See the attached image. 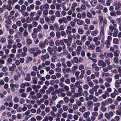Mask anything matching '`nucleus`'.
<instances>
[{
    "label": "nucleus",
    "instance_id": "1",
    "mask_svg": "<svg viewBox=\"0 0 121 121\" xmlns=\"http://www.w3.org/2000/svg\"><path fill=\"white\" fill-rule=\"evenodd\" d=\"M100 23L103 24V26H101L100 31V35L103 36L104 35V27L106 26L107 21L106 18H104L102 21V22H100Z\"/></svg>",
    "mask_w": 121,
    "mask_h": 121
},
{
    "label": "nucleus",
    "instance_id": "2",
    "mask_svg": "<svg viewBox=\"0 0 121 121\" xmlns=\"http://www.w3.org/2000/svg\"><path fill=\"white\" fill-rule=\"evenodd\" d=\"M29 51L30 53L33 55V57H34L37 56L38 54H40L41 53V50L38 49L36 52H35V49L33 48H30Z\"/></svg>",
    "mask_w": 121,
    "mask_h": 121
},
{
    "label": "nucleus",
    "instance_id": "3",
    "mask_svg": "<svg viewBox=\"0 0 121 121\" xmlns=\"http://www.w3.org/2000/svg\"><path fill=\"white\" fill-rule=\"evenodd\" d=\"M49 56L48 53H46L44 55L40 56V59L42 61H44L46 59H48L49 58Z\"/></svg>",
    "mask_w": 121,
    "mask_h": 121
},
{
    "label": "nucleus",
    "instance_id": "4",
    "mask_svg": "<svg viewBox=\"0 0 121 121\" xmlns=\"http://www.w3.org/2000/svg\"><path fill=\"white\" fill-rule=\"evenodd\" d=\"M48 42V40L46 39L45 40L44 42L40 41L39 44V46L41 48H43L45 47V43L47 42Z\"/></svg>",
    "mask_w": 121,
    "mask_h": 121
},
{
    "label": "nucleus",
    "instance_id": "5",
    "mask_svg": "<svg viewBox=\"0 0 121 121\" xmlns=\"http://www.w3.org/2000/svg\"><path fill=\"white\" fill-rule=\"evenodd\" d=\"M5 22L6 24H5V27L7 29H8L9 28V25L11 23V21L10 19L8 18L5 20Z\"/></svg>",
    "mask_w": 121,
    "mask_h": 121
},
{
    "label": "nucleus",
    "instance_id": "6",
    "mask_svg": "<svg viewBox=\"0 0 121 121\" xmlns=\"http://www.w3.org/2000/svg\"><path fill=\"white\" fill-rule=\"evenodd\" d=\"M98 65L100 66H101L103 67H104L106 66V63L103 62L102 60H100L99 61L98 63Z\"/></svg>",
    "mask_w": 121,
    "mask_h": 121
},
{
    "label": "nucleus",
    "instance_id": "7",
    "mask_svg": "<svg viewBox=\"0 0 121 121\" xmlns=\"http://www.w3.org/2000/svg\"><path fill=\"white\" fill-rule=\"evenodd\" d=\"M82 47L81 46H78L77 47V48L75 50V51L78 55H79L80 54V52L81 51Z\"/></svg>",
    "mask_w": 121,
    "mask_h": 121
},
{
    "label": "nucleus",
    "instance_id": "8",
    "mask_svg": "<svg viewBox=\"0 0 121 121\" xmlns=\"http://www.w3.org/2000/svg\"><path fill=\"white\" fill-rule=\"evenodd\" d=\"M90 114V112L89 111L84 112L83 114V116L85 118H87L89 117Z\"/></svg>",
    "mask_w": 121,
    "mask_h": 121
},
{
    "label": "nucleus",
    "instance_id": "9",
    "mask_svg": "<svg viewBox=\"0 0 121 121\" xmlns=\"http://www.w3.org/2000/svg\"><path fill=\"white\" fill-rule=\"evenodd\" d=\"M35 6L33 4H32L29 6H28L27 7V10L28 11L30 12L31 11V9L33 10L34 9Z\"/></svg>",
    "mask_w": 121,
    "mask_h": 121
},
{
    "label": "nucleus",
    "instance_id": "10",
    "mask_svg": "<svg viewBox=\"0 0 121 121\" xmlns=\"http://www.w3.org/2000/svg\"><path fill=\"white\" fill-rule=\"evenodd\" d=\"M98 32L99 31L97 29H95L91 32V35L93 36H95L98 34Z\"/></svg>",
    "mask_w": 121,
    "mask_h": 121
},
{
    "label": "nucleus",
    "instance_id": "11",
    "mask_svg": "<svg viewBox=\"0 0 121 121\" xmlns=\"http://www.w3.org/2000/svg\"><path fill=\"white\" fill-rule=\"evenodd\" d=\"M50 63V61L48 60H46L44 63H42V65L43 67H45L46 65H49Z\"/></svg>",
    "mask_w": 121,
    "mask_h": 121
},
{
    "label": "nucleus",
    "instance_id": "12",
    "mask_svg": "<svg viewBox=\"0 0 121 121\" xmlns=\"http://www.w3.org/2000/svg\"><path fill=\"white\" fill-rule=\"evenodd\" d=\"M86 110V107L84 106H82L80 107L79 109V111L80 112L83 113Z\"/></svg>",
    "mask_w": 121,
    "mask_h": 121
},
{
    "label": "nucleus",
    "instance_id": "13",
    "mask_svg": "<svg viewBox=\"0 0 121 121\" xmlns=\"http://www.w3.org/2000/svg\"><path fill=\"white\" fill-rule=\"evenodd\" d=\"M120 53V51L119 50H116L113 52V55L114 56L118 57Z\"/></svg>",
    "mask_w": 121,
    "mask_h": 121
},
{
    "label": "nucleus",
    "instance_id": "14",
    "mask_svg": "<svg viewBox=\"0 0 121 121\" xmlns=\"http://www.w3.org/2000/svg\"><path fill=\"white\" fill-rule=\"evenodd\" d=\"M70 88L71 92H75V90L76 87L75 85L74 84H71L70 85Z\"/></svg>",
    "mask_w": 121,
    "mask_h": 121
},
{
    "label": "nucleus",
    "instance_id": "15",
    "mask_svg": "<svg viewBox=\"0 0 121 121\" xmlns=\"http://www.w3.org/2000/svg\"><path fill=\"white\" fill-rule=\"evenodd\" d=\"M105 101L107 105L110 104H112L113 102L112 99L110 98L108 99L107 100H106Z\"/></svg>",
    "mask_w": 121,
    "mask_h": 121
},
{
    "label": "nucleus",
    "instance_id": "16",
    "mask_svg": "<svg viewBox=\"0 0 121 121\" xmlns=\"http://www.w3.org/2000/svg\"><path fill=\"white\" fill-rule=\"evenodd\" d=\"M90 3L91 5L94 7L97 4V1L96 0H92L91 1Z\"/></svg>",
    "mask_w": 121,
    "mask_h": 121
},
{
    "label": "nucleus",
    "instance_id": "17",
    "mask_svg": "<svg viewBox=\"0 0 121 121\" xmlns=\"http://www.w3.org/2000/svg\"><path fill=\"white\" fill-rule=\"evenodd\" d=\"M110 41H109L107 40L105 41V42H104V43L106 45V48H108L109 47L110 45Z\"/></svg>",
    "mask_w": 121,
    "mask_h": 121
},
{
    "label": "nucleus",
    "instance_id": "18",
    "mask_svg": "<svg viewBox=\"0 0 121 121\" xmlns=\"http://www.w3.org/2000/svg\"><path fill=\"white\" fill-rule=\"evenodd\" d=\"M83 4H81L80 5V8L82 10H85L86 9V5L84 3H82Z\"/></svg>",
    "mask_w": 121,
    "mask_h": 121
},
{
    "label": "nucleus",
    "instance_id": "19",
    "mask_svg": "<svg viewBox=\"0 0 121 121\" xmlns=\"http://www.w3.org/2000/svg\"><path fill=\"white\" fill-rule=\"evenodd\" d=\"M107 91H105L104 93L105 94H108V96H109V93H110L112 91V89L110 87H108L107 89Z\"/></svg>",
    "mask_w": 121,
    "mask_h": 121
},
{
    "label": "nucleus",
    "instance_id": "20",
    "mask_svg": "<svg viewBox=\"0 0 121 121\" xmlns=\"http://www.w3.org/2000/svg\"><path fill=\"white\" fill-rule=\"evenodd\" d=\"M101 75L103 77H108L110 76V74L108 73L103 72L102 73Z\"/></svg>",
    "mask_w": 121,
    "mask_h": 121
},
{
    "label": "nucleus",
    "instance_id": "21",
    "mask_svg": "<svg viewBox=\"0 0 121 121\" xmlns=\"http://www.w3.org/2000/svg\"><path fill=\"white\" fill-rule=\"evenodd\" d=\"M120 76L121 77V74L119 73L118 74H115L114 76V78L116 80L119 79Z\"/></svg>",
    "mask_w": 121,
    "mask_h": 121
},
{
    "label": "nucleus",
    "instance_id": "22",
    "mask_svg": "<svg viewBox=\"0 0 121 121\" xmlns=\"http://www.w3.org/2000/svg\"><path fill=\"white\" fill-rule=\"evenodd\" d=\"M113 43L114 44H119V41L118 39L117 38H114L112 40Z\"/></svg>",
    "mask_w": 121,
    "mask_h": 121
},
{
    "label": "nucleus",
    "instance_id": "23",
    "mask_svg": "<svg viewBox=\"0 0 121 121\" xmlns=\"http://www.w3.org/2000/svg\"><path fill=\"white\" fill-rule=\"evenodd\" d=\"M93 103V102L91 100H89L86 103L87 106L89 107H91V106L92 105Z\"/></svg>",
    "mask_w": 121,
    "mask_h": 121
},
{
    "label": "nucleus",
    "instance_id": "24",
    "mask_svg": "<svg viewBox=\"0 0 121 121\" xmlns=\"http://www.w3.org/2000/svg\"><path fill=\"white\" fill-rule=\"evenodd\" d=\"M48 14V10L47 9H44L43 11V16H47Z\"/></svg>",
    "mask_w": 121,
    "mask_h": 121
},
{
    "label": "nucleus",
    "instance_id": "25",
    "mask_svg": "<svg viewBox=\"0 0 121 121\" xmlns=\"http://www.w3.org/2000/svg\"><path fill=\"white\" fill-rule=\"evenodd\" d=\"M63 102L62 100H60L58 102V104L56 105V107L57 108H60L61 107V104H62V103Z\"/></svg>",
    "mask_w": 121,
    "mask_h": 121
},
{
    "label": "nucleus",
    "instance_id": "26",
    "mask_svg": "<svg viewBox=\"0 0 121 121\" xmlns=\"http://www.w3.org/2000/svg\"><path fill=\"white\" fill-rule=\"evenodd\" d=\"M116 114L117 115L120 116L121 115V107H120L118 110H117L116 112Z\"/></svg>",
    "mask_w": 121,
    "mask_h": 121
},
{
    "label": "nucleus",
    "instance_id": "27",
    "mask_svg": "<svg viewBox=\"0 0 121 121\" xmlns=\"http://www.w3.org/2000/svg\"><path fill=\"white\" fill-rule=\"evenodd\" d=\"M113 62L115 63H117L119 60V58L117 57L114 56L112 59Z\"/></svg>",
    "mask_w": 121,
    "mask_h": 121
},
{
    "label": "nucleus",
    "instance_id": "28",
    "mask_svg": "<svg viewBox=\"0 0 121 121\" xmlns=\"http://www.w3.org/2000/svg\"><path fill=\"white\" fill-rule=\"evenodd\" d=\"M33 60L32 58L30 56H27V60H26V62L28 63L30 62L31 61Z\"/></svg>",
    "mask_w": 121,
    "mask_h": 121
},
{
    "label": "nucleus",
    "instance_id": "29",
    "mask_svg": "<svg viewBox=\"0 0 121 121\" xmlns=\"http://www.w3.org/2000/svg\"><path fill=\"white\" fill-rule=\"evenodd\" d=\"M94 106L97 108V110H99V108L100 106L99 103L97 102L94 103Z\"/></svg>",
    "mask_w": 121,
    "mask_h": 121
},
{
    "label": "nucleus",
    "instance_id": "30",
    "mask_svg": "<svg viewBox=\"0 0 121 121\" xmlns=\"http://www.w3.org/2000/svg\"><path fill=\"white\" fill-rule=\"evenodd\" d=\"M88 48L90 50H93L95 49V47L93 44H91L88 46Z\"/></svg>",
    "mask_w": 121,
    "mask_h": 121
},
{
    "label": "nucleus",
    "instance_id": "31",
    "mask_svg": "<svg viewBox=\"0 0 121 121\" xmlns=\"http://www.w3.org/2000/svg\"><path fill=\"white\" fill-rule=\"evenodd\" d=\"M56 18V17L54 15H52L50 17V19L51 21L54 22Z\"/></svg>",
    "mask_w": 121,
    "mask_h": 121
},
{
    "label": "nucleus",
    "instance_id": "32",
    "mask_svg": "<svg viewBox=\"0 0 121 121\" xmlns=\"http://www.w3.org/2000/svg\"><path fill=\"white\" fill-rule=\"evenodd\" d=\"M78 91L79 93H81L83 91V90L81 86H80L78 88Z\"/></svg>",
    "mask_w": 121,
    "mask_h": 121
},
{
    "label": "nucleus",
    "instance_id": "33",
    "mask_svg": "<svg viewBox=\"0 0 121 121\" xmlns=\"http://www.w3.org/2000/svg\"><path fill=\"white\" fill-rule=\"evenodd\" d=\"M29 17H28L26 18V22L28 23H30L33 20V19Z\"/></svg>",
    "mask_w": 121,
    "mask_h": 121
},
{
    "label": "nucleus",
    "instance_id": "34",
    "mask_svg": "<svg viewBox=\"0 0 121 121\" xmlns=\"http://www.w3.org/2000/svg\"><path fill=\"white\" fill-rule=\"evenodd\" d=\"M54 28L55 29V30L56 31H58L59 30V27L57 23H55L54 25Z\"/></svg>",
    "mask_w": 121,
    "mask_h": 121
},
{
    "label": "nucleus",
    "instance_id": "35",
    "mask_svg": "<svg viewBox=\"0 0 121 121\" xmlns=\"http://www.w3.org/2000/svg\"><path fill=\"white\" fill-rule=\"evenodd\" d=\"M105 80L107 82L110 83L112 82V79L110 77H108L105 78Z\"/></svg>",
    "mask_w": 121,
    "mask_h": 121
},
{
    "label": "nucleus",
    "instance_id": "36",
    "mask_svg": "<svg viewBox=\"0 0 121 121\" xmlns=\"http://www.w3.org/2000/svg\"><path fill=\"white\" fill-rule=\"evenodd\" d=\"M78 34L81 35L83 34L84 32V30L80 28L78 29Z\"/></svg>",
    "mask_w": 121,
    "mask_h": 121
},
{
    "label": "nucleus",
    "instance_id": "37",
    "mask_svg": "<svg viewBox=\"0 0 121 121\" xmlns=\"http://www.w3.org/2000/svg\"><path fill=\"white\" fill-rule=\"evenodd\" d=\"M76 21L78 25H81L83 23V21L81 19H77Z\"/></svg>",
    "mask_w": 121,
    "mask_h": 121
},
{
    "label": "nucleus",
    "instance_id": "38",
    "mask_svg": "<svg viewBox=\"0 0 121 121\" xmlns=\"http://www.w3.org/2000/svg\"><path fill=\"white\" fill-rule=\"evenodd\" d=\"M77 4L76 2H74L73 3L71 8L73 9V11H74L75 10V7L77 6Z\"/></svg>",
    "mask_w": 121,
    "mask_h": 121
},
{
    "label": "nucleus",
    "instance_id": "39",
    "mask_svg": "<svg viewBox=\"0 0 121 121\" xmlns=\"http://www.w3.org/2000/svg\"><path fill=\"white\" fill-rule=\"evenodd\" d=\"M33 26L31 24H30L28 25V31L29 32H30L31 31V29L33 27Z\"/></svg>",
    "mask_w": 121,
    "mask_h": 121
},
{
    "label": "nucleus",
    "instance_id": "40",
    "mask_svg": "<svg viewBox=\"0 0 121 121\" xmlns=\"http://www.w3.org/2000/svg\"><path fill=\"white\" fill-rule=\"evenodd\" d=\"M55 14L56 17H60V13L59 11H56L55 12Z\"/></svg>",
    "mask_w": 121,
    "mask_h": 121
},
{
    "label": "nucleus",
    "instance_id": "41",
    "mask_svg": "<svg viewBox=\"0 0 121 121\" xmlns=\"http://www.w3.org/2000/svg\"><path fill=\"white\" fill-rule=\"evenodd\" d=\"M47 50L50 55L52 54L53 52V50L52 49V48L50 47H48L47 49Z\"/></svg>",
    "mask_w": 121,
    "mask_h": 121
},
{
    "label": "nucleus",
    "instance_id": "42",
    "mask_svg": "<svg viewBox=\"0 0 121 121\" xmlns=\"http://www.w3.org/2000/svg\"><path fill=\"white\" fill-rule=\"evenodd\" d=\"M82 42L81 40H77L76 41V43L78 46H81L82 44Z\"/></svg>",
    "mask_w": 121,
    "mask_h": 121
},
{
    "label": "nucleus",
    "instance_id": "43",
    "mask_svg": "<svg viewBox=\"0 0 121 121\" xmlns=\"http://www.w3.org/2000/svg\"><path fill=\"white\" fill-rule=\"evenodd\" d=\"M26 75H27V76L25 78V80L27 81H30L31 80V78L30 76V75L29 73H27L26 74Z\"/></svg>",
    "mask_w": 121,
    "mask_h": 121
},
{
    "label": "nucleus",
    "instance_id": "44",
    "mask_svg": "<svg viewBox=\"0 0 121 121\" xmlns=\"http://www.w3.org/2000/svg\"><path fill=\"white\" fill-rule=\"evenodd\" d=\"M103 8V7L101 5H97L96 7V8L97 9H98L100 10H102Z\"/></svg>",
    "mask_w": 121,
    "mask_h": 121
},
{
    "label": "nucleus",
    "instance_id": "45",
    "mask_svg": "<svg viewBox=\"0 0 121 121\" xmlns=\"http://www.w3.org/2000/svg\"><path fill=\"white\" fill-rule=\"evenodd\" d=\"M105 63L107 65H109L111 63V59H110L108 58L105 60Z\"/></svg>",
    "mask_w": 121,
    "mask_h": 121
},
{
    "label": "nucleus",
    "instance_id": "46",
    "mask_svg": "<svg viewBox=\"0 0 121 121\" xmlns=\"http://www.w3.org/2000/svg\"><path fill=\"white\" fill-rule=\"evenodd\" d=\"M26 42L28 44L30 45L32 43V41L30 39L28 38L26 40Z\"/></svg>",
    "mask_w": 121,
    "mask_h": 121
},
{
    "label": "nucleus",
    "instance_id": "47",
    "mask_svg": "<svg viewBox=\"0 0 121 121\" xmlns=\"http://www.w3.org/2000/svg\"><path fill=\"white\" fill-rule=\"evenodd\" d=\"M107 108L104 106H101L100 109L101 111L103 112H105L107 110Z\"/></svg>",
    "mask_w": 121,
    "mask_h": 121
},
{
    "label": "nucleus",
    "instance_id": "48",
    "mask_svg": "<svg viewBox=\"0 0 121 121\" xmlns=\"http://www.w3.org/2000/svg\"><path fill=\"white\" fill-rule=\"evenodd\" d=\"M33 80V82L35 84H36L37 83V78L36 77H34L33 78H32Z\"/></svg>",
    "mask_w": 121,
    "mask_h": 121
},
{
    "label": "nucleus",
    "instance_id": "49",
    "mask_svg": "<svg viewBox=\"0 0 121 121\" xmlns=\"http://www.w3.org/2000/svg\"><path fill=\"white\" fill-rule=\"evenodd\" d=\"M30 111L29 110H28L26 111L24 113L25 115H30V116H32V114H31L30 115Z\"/></svg>",
    "mask_w": 121,
    "mask_h": 121
},
{
    "label": "nucleus",
    "instance_id": "50",
    "mask_svg": "<svg viewBox=\"0 0 121 121\" xmlns=\"http://www.w3.org/2000/svg\"><path fill=\"white\" fill-rule=\"evenodd\" d=\"M28 35V33L27 30H25L23 33V36L25 37H27Z\"/></svg>",
    "mask_w": 121,
    "mask_h": 121
},
{
    "label": "nucleus",
    "instance_id": "51",
    "mask_svg": "<svg viewBox=\"0 0 121 121\" xmlns=\"http://www.w3.org/2000/svg\"><path fill=\"white\" fill-rule=\"evenodd\" d=\"M86 36L85 35H84L82 36L81 38V41L83 42L85 41L86 39Z\"/></svg>",
    "mask_w": 121,
    "mask_h": 121
},
{
    "label": "nucleus",
    "instance_id": "52",
    "mask_svg": "<svg viewBox=\"0 0 121 121\" xmlns=\"http://www.w3.org/2000/svg\"><path fill=\"white\" fill-rule=\"evenodd\" d=\"M61 40H62L61 39L60 40H57L55 42V43L56 46H59L60 45V43H62V42L60 41Z\"/></svg>",
    "mask_w": 121,
    "mask_h": 121
},
{
    "label": "nucleus",
    "instance_id": "53",
    "mask_svg": "<svg viewBox=\"0 0 121 121\" xmlns=\"http://www.w3.org/2000/svg\"><path fill=\"white\" fill-rule=\"evenodd\" d=\"M99 88V86L98 85H96L95 86L92 87V89L95 92L97 90V89Z\"/></svg>",
    "mask_w": 121,
    "mask_h": 121
},
{
    "label": "nucleus",
    "instance_id": "54",
    "mask_svg": "<svg viewBox=\"0 0 121 121\" xmlns=\"http://www.w3.org/2000/svg\"><path fill=\"white\" fill-rule=\"evenodd\" d=\"M56 37L58 38H59L60 37V32L57 31L56 33Z\"/></svg>",
    "mask_w": 121,
    "mask_h": 121
},
{
    "label": "nucleus",
    "instance_id": "55",
    "mask_svg": "<svg viewBox=\"0 0 121 121\" xmlns=\"http://www.w3.org/2000/svg\"><path fill=\"white\" fill-rule=\"evenodd\" d=\"M86 15L89 18H91L92 17V15L90 12L89 11L87 12Z\"/></svg>",
    "mask_w": 121,
    "mask_h": 121
},
{
    "label": "nucleus",
    "instance_id": "56",
    "mask_svg": "<svg viewBox=\"0 0 121 121\" xmlns=\"http://www.w3.org/2000/svg\"><path fill=\"white\" fill-rule=\"evenodd\" d=\"M92 115L93 116L96 117L98 116V113L96 111H94L91 113Z\"/></svg>",
    "mask_w": 121,
    "mask_h": 121
},
{
    "label": "nucleus",
    "instance_id": "57",
    "mask_svg": "<svg viewBox=\"0 0 121 121\" xmlns=\"http://www.w3.org/2000/svg\"><path fill=\"white\" fill-rule=\"evenodd\" d=\"M38 37L39 39H43V35L42 33H39L38 35Z\"/></svg>",
    "mask_w": 121,
    "mask_h": 121
},
{
    "label": "nucleus",
    "instance_id": "58",
    "mask_svg": "<svg viewBox=\"0 0 121 121\" xmlns=\"http://www.w3.org/2000/svg\"><path fill=\"white\" fill-rule=\"evenodd\" d=\"M67 66L68 67H70L72 66V64L71 62L69 60L67 61L66 62Z\"/></svg>",
    "mask_w": 121,
    "mask_h": 121
},
{
    "label": "nucleus",
    "instance_id": "59",
    "mask_svg": "<svg viewBox=\"0 0 121 121\" xmlns=\"http://www.w3.org/2000/svg\"><path fill=\"white\" fill-rule=\"evenodd\" d=\"M10 86L12 88H13L15 87L16 88L18 87V85L16 84H13L11 83L10 84Z\"/></svg>",
    "mask_w": 121,
    "mask_h": 121
},
{
    "label": "nucleus",
    "instance_id": "60",
    "mask_svg": "<svg viewBox=\"0 0 121 121\" xmlns=\"http://www.w3.org/2000/svg\"><path fill=\"white\" fill-rule=\"evenodd\" d=\"M32 25L34 27H36L38 25V22L35 21H33L32 22Z\"/></svg>",
    "mask_w": 121,
    "mask_h": 121
},
{
    "label": "nucleus",
    "instance_id": "61",
    "mask_svg": "<svg viewBox=\"0 0 121 121\" xmlns=\"http://www.w3.org/2000/svg\"><path fill=\"white\" fill-rule=\"evenodd\" d=\"M103 114L102 112L100 113L98 116V119L100 120L101 119L103 118Z\"/></svg>",
    "mask_w": 121,
    "mask_h": 121
},
{
    "label": "nucleus",
    "instance_id": "62",
    "mask_svg": "<svg viewBox=\"0 0 121 121\" xmlns=\"http://www.w3.org/2000/svg\"><path fill=\"white\" fill-rule=\"evenodd\" d=\"M38 32L40 31L42 29V27L40 25H39L36 28Z\"/></svg>",
    "mask_w": 121,
    "mask_h": 121
},
{
    "label": "nucleus",
    "instance_id": "63",
    "mask_svg": "<svg viewBox=\"0 0 121 121\" xmlns=\"http://www.w3.org/2000/svg\"><path fill=\"white\" fill-rule=\"evenodd\" d=\"M60 35L62 37H65L66 35V33L63 30L61 31L60 32Z\"/></svg>",
    "mask_w": 121,
    "mask_h": 121
},
{
    "label": "nucleus",
    "instance_id": "64",
    "mask_svg": "<svg viewBox=\"0 0 121 121\" xmlns=\"http://www.w3.org/2000/svg\"><path fill=\"white\" fill-rule=\"evenodd\" d=\"M116 21L119 25L121 24V19L117 18L116 19Z\"/></svg>",
    "mask_w": 121,
    "mask_h": 121
}]
</instances>
